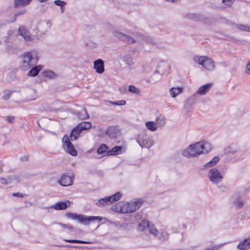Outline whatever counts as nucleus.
Segmentation results:
<instances>
[{
  "label": "nucleus",
  "mask_w": 250,
  "mask_h": 250,
  "mask_svg": "<svg viewBox=\"0 0 250 250\" xmlns=\"http://www.w3.org/2000/svg\"><path fill=\"white\" fill-rule=\"evenodd\" d=\"M225 244H222L216 246H213L212 247L206 249L204 250H218L219 249H220L223 245H224Z\"/></svg>",
  "instance_id": "nucleus-46"
},
{
  "label": "nucleus",
  "mask_w": 250,
  "mask_h": 250,
  "mask_svg": "<svg viewBox=\"0 0 250 250\" xmlns=\"http://www.w3.org/2000/svg\"><path fill=\"white\" fill-rule=\"evenodd\" d=\"M206 57V56H201L196 55L193 57V59L195 62L202 65V64L204 62Z\"/></svg>",
  "instance_id": "nucleus-34"
},
{
  "label": "nucleus",
  "mask_w": 250,
  "mask_h": 250,
  "mask_svg": "<svg viewBox=\"0 0 250 250\" xmlns=\"http://www.w3.org/2000/svg\"><path fill=\"white\" fill-rule=\"evenodd\" d=\"M187 17L189 19H192L197 21H198L201 19L200 15L195 13H189L187 15Z\"/></svg>",
  "instance_id": "nucleus-38"
},
{
  "label": "nucleus",
  "mask_w": 250,
  "mask_h": 250,
  "mask_svg": "<svg viewBox=\"0 0 250 250\" xmlns=\"http://www.w3.org/2000/svg\"><path fill=\"white\" fill-rule=\"evenodd\" d=\"M202 65L209 71H213L215 68L214 62L211 58L207 56Z\"/></svg>",
  "instance_id": "nucleus-15"
},
{
  "label": "nucleus",
  "mask_w": 250,
  "mask_h": 250,
  "mask_svg": "<svg viewBox=\"0 0 250 250\" xmlns=\"http://www.w3.org/2000/svg\"><path fill=\"white\" fill-rule=\"evenodd\" d=\"M146 42H149L152 44H156L155 41L152 38H150V37H146Z\"/></svg>",
  "instance_id": "nucleus-49"
},
{
  "label": "nucleus",
  "mask_w": 250,
  "mask_h": 250,
  "mask_svg": "<svg viewBox=\"0 0 250 250\" xmlns=\"http://www.w3.org/2000/svg\"><path fill=\"white\" fill-rule=\"evenodd\" d=\"M18 31H19V32L22 31L21 30V27H20V28H19V29H18Z\"/></svg>",
  "instance_id": "nucleus-58"
},
{
  "label": "nucleus",
  "mask_w": 250,
  "mask_h": 250,
  "mask_svg": "<svg viewBox=\"0 0 250 250\" xmlns=\"http://www.w3.org/2000/svg\"><path fill=\"white\" fill-rule=\"evenodd\" d=\"M246 72L250 74V62L246 65Z\"/></svg>",
  "instance_id": "nucleus-51"
},
{
  "label": "nucleus",
  "mask_w": 250,
  "mask_h": 250,
  "mask_svg": "<svg viewBox=\"0 0 250 250\" xmlns=\"http://www.w3.org/2000/svg\"><path fill=\"white\" fill-rule=\"evenodd\" d=\"M65 241L72 243H78V244H90L91 242L88 241H85L78 240H65Z\"/></svg>",
  "instance_id": "nucleus-41"
},
{
  "label": "nucleus",
  "mask_w": 250,
  "mask_h": 250,
  "mask_svg": "<svg viewBox=\"0 0 250 250\" xmlns=\"http://www.w3.org/2000/svg\"><path fill=\"white\" fill-rule=\"evenodd\" d=\"M222 39H224V40H231L232 39L231 38H230L229 36H226V38H221Z\"/></svg>",
  "instance_id": "nucleus-53"
},
{
  "label": "nucleus",
  "mask_w": 250,
  "mask_h": 250,
  "mask_svg": "<svg viewBox=\"0 0 250 250\" xmlns=\"http://www.w3.org/2000/svg\"><path fill=\"white\" fill-rule=\"evenodd\" d=\"M183 91L182 87H172L169 90V93L172 97L175 98Z\"/></svg>",
  "instance_id": "nucleus-22"
},
{
  "label": "nucleus",
  "mask_w": 250,
  "mask_h": 250,
  "mask_svg": "<svg viewBox=\"0 0 250 250\" xmlns=\"http://www.w3.org/2000/svg\"><path fill=\"white\" fill-rule=\"evenodd\" d=\"M105 133L111 138H116L120 133V130L118 126H111L106 130Z\"/></svg>",
  "instance_id": "nucleus-14"
},
{
  "label": "nucleus",
  "mask_w": 250,
  "mask_h": 250,
  "mask_svg": "<svg viewBox=\"0 0 250 250\" xmlns=\"http://www.w3.org/2000/svg\"><path fill=\"white\" fill-rule=\"evenodd\" d=\"M22 59L21 65V68L23 70H27L35 65L39 60L38 53L32 50L25 52L21 55Z\"/></svg>",
  "instance_id": "nucleus-2"
},
{
  "label": "nucleus",
  "mask_w": 250,
  "mask_h": 250,
  "mask_svg": "<svg viewBox=\"0 0 250 250\" xmlns=\"http://www.w3.org/2000/svg\"><path fill=\"white\" fill-rule=\"evenodd\" d=\"M212 83H208L201 86L198 89L196 93L201 95H205L212 87Z\"/></svg>",
  "instance_id": "nucleus-18"
},
{
  "label": "nucleus",
  "mask_w": 250,
  "mask_h": 250,
  "mask_svg": "<svg viewBox=\"0 0 250 250\" xmlns=\"http://www.w3.org/2000/svg\"><path fill=\"white\" fill-rule=\"evenodd\" d=\"M74 176L72 174L68 175L66 173H63L61 176V178L57 181V183L60 185L66 187L72 185L73 182Z\"/></svg>",
  "instance_id": "nucleus-10"
},
{
  "label": "nucleus",
  "mask_w": 250,
  "mask_h": 250,
  "mask_svg": "<svg viewBox=\"0 0 250 250\" xmlns=\"http://www.w3.org/2000/svg\"><path fill=\"white\" fill-rule=\"evenodd\" d=\"M40 2H45L46 1H47V0H38Z\"/></svg>",
  "instance_id": "nucleus-57"
},
{
  "label": "nucleus",
  "mask_w": 250,
  "mask_h": 250,
  "mask_svg": "<svg viewBox=\"0 0 250 250\" xmlns=\"http://www.w3.org/2000/svg\"><path fill=\"white\" fill-rule=\"evenodd\" d=\"M219 161V158L217 156L214 157L209 162L207 163L205 165V167L208 168L211 167L216 165Z\"/></svg>",
  "instance_id": "nucleus-31"
},
{
  "label": "nucleus",
  "mask_w": 250,
  "mask_h": 250,
  "mask_svg": "<svg viewBox=\"0 0 250 250\" xmlns=\"http://www.w3.org/2000/svg\"><path fill=\"white\" fill-rule=\"evenodd\" d=\"M149 223L147 221H143L140 223L138 227V229L141 231L144 230H147L148 228L149 227Z\"/></svg>",
  "instance_id": "nucleus-30"
},
{
  "label": "nucleus",
  "mask_w": 250,
  "mask_h": 250,
  "mask_svg": "<svg viewBox=\"0 0 250 250\" xmlns=\"http://www.w3.org/2000/svg\"><path fill=\"white\" fill-rule=\"evenodd\" d=\"M54 3L56 5L60 6V7L65 6L66 4V2L65 1L61 0H54Z\"/></svg>",
  "instance_id": "nucleus-44"
},
{
  "label": "nucleus",
  "mask_w": 250,
  "mask_h": 250,
  "mask_svg": "<svg viewBox=\"0 0 250 250\" xmlns=\"http://www.w3.org/2000/svg\"><path fill=\"white\" fill-rule=\"evenodd\" d=\"M208 177L213 184L216 185L220 183L223 179L221 172L216 168H212L209 170Z\"/></svg>",
  "instance_id": "nucleus-7"
},
{
  "label": "nucleus",
  "mask_w": 250,
  "mask_h": 250,
  "mask_svg": "<svg viewBox=\"0 0 250 250\" xmlns=\"http://www.w3.org/2000/svg\"><path fill=\"white\" fill-rule=\"evenodd\" d=\"M236 27L238 29L242 31H250V26L244 24H237Z\"/></svg>",
  "instance_id": "nucleus-39"
},
{
  "label": "nucleus",
  "mask_w": 250,
  "mask_h": 250,
  "mask_svg": "<svg viewBox=\"0 0 250 250\" xmlns=\"http://www.w3.org/2000/svg\"><path fill=\"white\" fill-rule=\"evenodd\" d=\"M211 149V145L208 142H197L190 145L183 152L182 154L187 157H193L202 153H207Z\"/></svg>",
  "instance_id": "nucleus-1"
},
{
  "label": "nucleus",
  "mask_w": 250,
  "mask_h": 250,
  "mask_svg": "<svg viewBox=\"0 0 250 250\" xmlns=\"http://www.w3.org/2000/svg\"><path fill=\"white\" fill-rule=\"evenodd\" d=\"M219 188L221 189V188H227L225 186L221 185L219 187Z\"/></svg>",
  "instance_id": "nucleus-56"
},
{
  "label": "nucleus",
  "mask_w": 250,
  "mask_h": 250,
  "mask_svg": "<svg viewBox=\"0 0 250 250\" xmlns=\"http://www.w3.org/2000/svg\"><path fill=\"white\" fill-rule=\"evenodd\" d=\"M123 61L128 66H131L134 64L132 57L130 54L125 55L123 57Z\"/></svg>",
  "instance_id": "nucleus-27"
},
{
  "label": "nucleus",
  "mask_w": 250,
  "mask_h": 250,
  "mask_svg": "<svg viewBox=\"0 0 250 250\" xmlns=\"http://www.w3.org/2000/svg\"><path fill=\"white\" fill-rule=\"evenodd\" d=\"M93 68L97 73L102 74L104 72V62L102 59H99L93 62Z\"/></svg>",
  "instance_id": "nucleus-16"
},
{
  "label": "nucleus",
  "mask_w": 250,
  "mask_h": 250,
  "mask_svg": "<svg viewBox=\"0 0 250 250\" xmlns=\"http://www.w3.org/2000/svg\"><path fill=\"white\" fill-rule=\"evenodd\" d=\"M33 92H34V96H33V97L32 99H29L28 100V101H32V100H36V95H35L36 92H35V91H34Z\"/></svg>",
  "instance_id": "nucleus-52"
},
{
  "label": "nucleus",
  "mask_w": 250,
  "mask_h": 250,
  "mask_svg": "<svg viewBox=\"0 0 250 250\" xmlns=\"http://www.w3.org/2000/svg\"><path fill=\"white\" fill-rule=\"evenodd\" d=\"M150 233L154 235V236H156L157 235V234H158V230L156 229V228H155V227H153V226L152 225H150L149 226V227L148 228V229L147 230Z\"/></svg>",
  "instance_id": "nucleus-40"
},
{
  "label": "nucleus",
  "mask_w": 250,
  "mask_h": 250,
  "mask_svg": "<svg viewBox=\"0 0 250 250\" xmlns=\"http://www.w3.org/2000/svg\"><path fill=\"white\" fill-rule=\"evenodd\" d=\"M161 79V75L157 72L155 71L153 75L151 77L150 81L152 83H155Z\"/></svg>",
  "instance_id": "nucleus-33"
},
{
  "label": "nucleus",
  "mask_w": 250,
  "mask_h": 250,
  "mask_svg": "<svg viewBox=\"0 0 250 250\" xmlns=\"http://www.w3.org/2000/svg\"><path fill=\"white\" fill-rule=\"evenodd\" d=\"M111 104L116 105H124L126 104V102L125 100H120L116 102H109Z\"/></svg>",
  "instance_id": "nucleus-43"
},
{
  "label": "nucleus",
  "mask_w": 250,
  "mask_h": 250,
  "mask_svg": "<svg viewBox=\"0 0 250 250\" xmlns=\"http://www.w3.org/2000/svg\"><path fill=\"white\" fill-rule=\"evenodd\" d=\"M57 224H59V225L61 226L62 227L67 229L69 230H72L74 229V227L69 224H62V223H59Z\"/></svg>",
  "instance_id": "nucleus-47"
},
{
  "label": "nucleus",
  "mask_w": 250,
  "mask_h": 250,
  "mask_svg": "<svg viewBox=\"0 0 250 250\" xmlns=\"http://www.w3.org/2000/svg\"><path fill=\"white\" fill-rule=\"evenodd\" d=\"M18 35L22 37L26 42H34L40 39L38 32H18Z\"/></svg>",
  "instance_id": "nucleus-11"
},
{
  "label": "nucleus",
  "mask_w": 250,
  "mask_h": 250,
  "mask_svg": "<svg viewBox=\"0 0 250 250\" xmlns=\"http://www.w3.org/2000/svg\"><path fill=\"white\" fill-rule=\"evenodd\" d=\"M141 199H138L129 203L120 202L117 207L118 210L123 213H131L137 210L142 205Z\"/></svg>",
  "instance_id": "nucleus-3"
},
{
  "label": "nucleus",
  "mask_w": 250,
  "mask_h": 250,
  "mask_svg": "<svg viewBox=\"0 0 250 250\" xmlns=\"http://www.w3.org/2000/svg\"><path fill=\"white\" fill-rule=\"evenodd\" d=\"M137 142L142 147L150 148L153 145L151 138L146 134H141L138 135Z\"/></svg>",
  "instance_id": "nucleus-9"
},
{
  "label": "nucleus",
  "mask_w": 250,
  "mask_h": 250,
  "mask_svg": "<svg viewBox=\"0 0 250 250\" xmlns=\"http://www.w3.org/2000/svg\"><path fill=\"white\" fill-rule=\"evenodd\" d=\"M224 151L226 154L233 155L237 153L241 152V150L237 143H232L226 146Z\"/></svg>",
  "instance_id": "nucleus-12"
},
{
  "label": "nucleus",
  "mask_w": 250,
  "mask_h": 250,
  "mask_svg": "<svg viewBox=\"0 0 250 250\" xmlns=\"http://www.w3.org/2000/svg\"><path fill=\"white\" fill-rule=\"evenodd\" d=\"M12 196H17V197H21V198H22L24 196V195L22 193H21L20 192L14 193L12 194Z\"/></svg>",
  "instance_id": "nucleus-50"
},
{
  "label": "nucleus",
  "mask_w": 250,
  "mask_h": 250,
  "mask_svg": "<svg viewBox=\"0 0 250 250\" xmlns=\"http://www.w3.org/2000/svg\"><path fill=\"white\" fill-rule=\"evenodd\" d=\"M91 124L90 122H83L74 127L70 133V139L71 141L76 140L80 136L81 132L84 130L90 129Z\"/></svg>",
  "instance_id": "nucleus-5"
},
{
  "label": "nucleus",
  "mask_w": 250,
  "mask_h": 250,
  "mask_svg": "<svg viewBox=\"0 0 250 250\" xmlns=\"http://www.w3.org/2000/svg\"><path fill=\"white\" fill-rule=\"evenodd\" d=\"M108 149L107 146L105 144H102L97 149V153L98 154H103L106 152Z\"/></svg>",
  "instance_id": "nucleus-37"
},
{
  "label": "nucleus",
  "mask_w": 250,
  "mask_h": 250,
  "mask_svg": "<svg viewBox=\"0 0 250 250\" xmlns=\"http://www.w3.org/2000/svg\"><path fill=\"white\" fill-rule=\"evenodd\" d=\"M146 126L148 130H149L151 131H156L158 128L155 123H154L152 121H149V122H146Z\"/></svg>",
  "instance_id": "nucleus-29"
},
{
  "label": "nucleus",
  "mask_w": 250,
  "mask_h": 250,
  "mask_svg": "<svg viewBox=\"0 0 250 250\" xmlns=\"http://www.w3.org/2000/svg\"><path fill=\"white\" fill-rule=\"evenodd\" d=\"M12 91L7 90L4 91L3 98L5 100H8L11 96Z\"/></svg>",
  "instance_id": "nucleus-42"
},
{
  "label": "nucleus",
  "mask_w": 250,
  "mask_h": 250,
  "mask_svg": "<svg viewBox=\"0 0 250 250\" xmlns=\"http://www.w3.org/2000/svg\"><path fill=\"white\" fill-rule=\"evenodd\" d=\"M63 147L65 151L72 156H75L77 155V151L75 149L72 144L70 142L67 135H64L62 138Z\"/></svg>",
  "instance_id": "nucleus-8"
},
{
  "label": "nucleus",
  "mask_w": 250,
  "mask_h": 250,
  "mask_svg": "<svg viewBox=\"0 0 250 250\" xmlns=\"http://www.w3.org/2000/svg\"><path fill=\"white\" fill-rule=\"evenodd\" d=\"M240 250H248L250 249V236L241 241L237 246Z\"/></svg>",
  "instance_id": "nucleus-17"
},
{
  "label": "nucleus",
  "mask_w": 250,
  "mask_h": 250,
  "mask_svg": "<svg viewBox=\"0 0 250 250\" xmlns=\"http://www.w3.org/2000/svg\"><path fill=\"white\" fill-rule=\"evenodd\" d=\"M32 0H14L15 7L25 6L29 4Z\"/></svg>",
  "instance_id": "nucleus-23"
},
{
  "label": "nucleus",
  "mask_w": 250,
  "mask_h": 250,
  "mask_svg": "<svg viewBox=\"0 0 250 250\" xmlns=\"http://www.w3.org/2000/svg\"><path fill=\"white\" fill-rule=\"evenodd\" d=\"M1 169H2V167H1V166L0 165V172L1 171Z\"/></svg>",
  "instance_id": "nucleus-59"
},
{
  "label": "nucleus",
  "mask_w": 250,
  "mask_h": 250,
  "mask_svg": "<svg viewBox=\"0 0 250 250\" xmlns=\"http://www.w3.org/2000/svg\"><path fill=\"white\" fill-rule=\"evenodd\" d=\"M166 123L165 118L164 116L160 115L156 117L155 120V124L158 127H162L164 126Z\"/></svg>",
  "instance_id": "nucleus-24"
},
{
  "label": "nucleus",
  "mask_w": 250,
  "mask_h": 250,
  "mask_svg": "<svg viewBox=\"0 0 250 250\" xmlns=\"http://www.w3.org/2000/svg\"><path fill=\"white\" fill-rule=\"evenodd\" d=\"M64 6H63L62 7H61V13H63L64 11V9H65Z\"/></svg>",
  "instance_id": "nucleus-55"
},
{
  "label": "nucleus",
  "mask_w": 250,
  "mask_h": 250,
  "mask_svg": "<svg viewBox=\"0 0 250 250\" xmlns=\"http://www.w3.org/2000/svg\"><path fill=\"white\" fill-rule=\"evenodd\" d=\"M44 75L50 79H55L57 78V74L52 71L46 70L43 71Z\"/></svg>",
  "instance_id": "nucleus-35"
},
{
  "label": "nucleus",
  "mask_w": 250,
  "mask_h": 250,
  "mask_svg": "<svg viewBox=\"0 0 250 250\" xmlns=\"http://www.w3.org/2000/svg\"><path fill=\"white\" fill-rule=\"evenodd\" d=\"M128 91L131 93L137 94L138 95H140V91L139 89L134 85H129L128 87Z\"/></svg>",
  "instance_id": "nucleus-36"
},
{
  "label": "nucleus",
  "mask_w": 250,
  "mask_h": 250,
  "mask_svg": "<svg viewBox=\"0 0 250 250\" xmlns=\"http://www.w3.org/2000/svg\"><path fill=\"white\" fill-rule=\"evenodd\" d=\"M65 217L74 220H77L78 222L84 225H88L91 221L95 220L101 221L102 220V218L99 216H86L72 212L66 213Z\"/></svg>",
  "instance_id": "nucleus-4"
},
{
  "label": "nucleus",
  "mask_w": 250,
  "mask_h": 250,
  "mask_svg": "<svg viewBox=\"0 0 250 250\" xmlns=\"http://www.w3.org/2000/svg\"><path fill=\"white\" fill-rule=\"evenodd\" d=\"M78 117L81 120H85L89 118V115L85 108L77 113Z\"/></svg>",
  "instance_id": "nucleus-25"
},
{
  "label": "nucleus",
  "mask_w": 250,
  "mask_h": 250,
  "mask_svg": "<svg viewBox=\"0 0 250 250\" xmlns=\"http://www.w3.org/2000/svg\"><path fill=\"white\" fill-rule=\"evenodd\" d=\"M122 151V147L117 146L114 147L111 150L108 151L107 154L108 155H117L119 154Z\"/></svg>",
  "instance_id": "nucleus-28"
},
{
  "label": "nucleus",
  "mask_w": 250,
  "mask_h": 250,
  "mask_svg": "<svg viewBox=\"0 0 250 250\" xmlns=\"http://www.w3.org/2000/svg\"><path fill=\"white\" fill-rule=\"evenodd\" d=\"M219 161V158L217 156L214 157L209 162L207 163L205 165V167L208 168L211 167L216 165Z\"/></svg>",
  "instance_id": "nucleus-32"
},
{
  "label": "nucleus",
  "mask_w": 250,
  "mask_h": 250,
  "mask_svg": "<svg viewBox=\"0 0 250 250\" xmlns=\"http://www.w3.org/2000/svg\"><path fill=\"white\" fill-rule=\"evenodd\" d=\"M42 66L38 65L32 67L30 70L28 72L27 75L28 76L35 77L37 76L39 72L42 69Z\"/></svg>",
  "instance_id": "nucleus-20"
},
{
  "label": "nucleus",
  "mask_w": 250,
  "mask_h": 250,
  "mask_svg": "<svg viewBox=\"0 0 250 250\" xmlns=\"http://www.w3.org/2000/svg\"><path fill=\"white\" fill-rule=\"evenodd\" d=\"M13 180H16L17 182L20 181V178L17 176L8 177L7 179L0 178V181L1 184L7 185L11 183Z\"/></svg>",
  "instance_id": "nucleus-21"
},
{
  "label": "nucleus",
  "mask_w": 250,
  "mask_h": 250,
  "mask_svg": "<svg viewBox=\"0 0 250 250\" xmlns=\"http://www.w3.org/2000/svg\"><path fill=\"white\" fill-rule=\"evenodd\" d=\"M163 234L164 235V239H167L168 238V235H167V234L165 233H163Z\"/></svg>",
  "instance_id": "nucleus-54"
},
{
  "label": "nucleus",
  "mask_w": 250,
  "mask_h": 250,
  "mask_svg": "<svg viewBox=\"0 0 250 250\" xmlns=\"http://www.w3.org/2000/svg\"><path fill=\"white\" fill-rule=\"evenodd\" d=\"M114 36L121 41L128 43H132L135 42L132 37L125 34L123 32H114Z\"/></svg>",
  "instance_id": "nucleus-13"
},
{
  "label": "nucleus",
  "mask_w": 250,
  "mask_h": 250,
  "mask_svg": "<svg viewBox=\"0 0 250 250\" xmlns=\"http://www.w3.org/2000/svg\"><path fill=\"white\" fill-rule=\"evenodd\" d=\"M4 118L6 122L11 124H12L15 120V117L13 116L5 117Z\"/></svg>",
  "instance_id": "nucleus-45"
},
{
  "label": "nucleus",
  "mask_w": 250,
  "mask_h": 250,
  "mask_svg": "<svg viewBox=\"0 0 250 250\" xmlns=\"http://www.w3.org/2000/svg\"><path fill=\"white\" fill-rule=\"evenodd\" d=\"M230 200L236 208L240 209L243 208L244 205V201L240 200L239 197L236 196L235 197L234 195L231 197Z\"/></svg>",
  "instance_id": "nucleus-19"
},
{
  "label": "nucleus",
  "mask_w": 250,
  "mask_h": 250,
  "mask_svg": "<svg viewBox=\"0 0 250 250\" xmlns=\"http://www.w3.org/2000/svg\"><path fill=\"white\" fill-rule=\"evenodd\" d=\"M67 207V206L64 202H59L55 204L53 208L56 210H64Z\"/></svg>",
  "instance_id": "nucleus-26"
},
{
  "label": "nucleus",
  "mask_w": 250,
  "mask_h": 250,
  "mask_svg": "<svg viewBox=\"0 0 250 250\" xmlns=\"http://www.w3.org/2000/svg\"><path fill=\"white\" fill-rule=\"evenodd\" d=\"M235 0H222V2L227 5H230L234 2Z\"/></svg>",
  "instance_id": "nucleus-48"
},
{
  "label": "nucleus",
  "mask_w": 250,
  "mask_h": 250,
  "mask_svg": "<svg viewBox=\"0 0 250 250\" xmlns=\"http://www.w3.org/2000/svg\"><path fill=\"white\" fill-rule=\"evenodd\" d=\"M122 196L120 192H117L115 194L105 197L104 198L99 200L96 203V205L100 207H104L105 205H110L112 202L119 200Z\"/></svg>",
  "instance_id": "nucleus-6"
}]
</instances>
